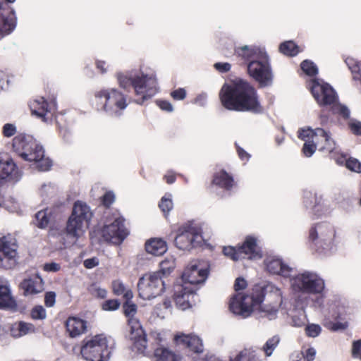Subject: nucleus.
<instances>
[{
	"label": "nucleus",
	"mask_w": 361,
	"mask_h": 361,
	"mask_svg": "<svg viewBox=\"0 0 361 361\" xmlns=\"http://www.w3.org/2000/svg\"><path fill=\"white\" fill-rule=\"evenodd\" d=\"M305 333L309 337H317L321 333L322 329L318 324H309L305 327Z\"/></svg>",
	"instance_id": "52"
},
{
	"label": "nucleus",
	"mask_w": 361,
	"mask_h": 361,
	"mask_svg": "<svg viewBox=\"0 0 361 361\" xmlns=\"http://www.w3.org/2000/svg\"><path fill=\"white\" fill-rule=\"evenodd\" d=\"M265 265L267 270L271 274L281 275L283 277L290 276L292 268L284 264L281 259L267 258Z\"/></svg>",
	"instance_id": "28"
},
{
	"label": "nucleus",
	"mask_w": 361,
	"mask_h": 361,
	"mask_svg": "<svg viewBox=\"0 0 361 361\" xmlns=\"http://www.w3.org/2000/svg\"><path fill=\"white\" fill-rule=\"evenodd\" d=\"M31 317L33 319H44L46 318V310L41 305L34 307L30 312Z\"/></svg>",
	"instance_id": "49"
},
{
	"label": "nucleus",
	"mask_w": 361,
	"mask_h": 361,
	"mask_svg": "<svg viewBox=\"0 0 361 361\" xmlns=\"http://www.w3.org/2000/svg\"><path fill=\"white\" fill-rule=\"evenodd\" d=\"M19 287L23 290L24 296L37 295L44 290V281L38 274L23 279Z\"/></svg>",
	"instance_id": "25"
},
{
	"label": "nucleus",
	"mask_w": 361,
	"mask_h": 361,
	"mask_svg": "<svg viewBox=\"0 0 361 361\" xmlns=\"http://www.w3.org/2000/svg\"><path fill=\"white\" fill-rule=\"evenodd\" d=\"M116 77L121 88L124 90L133 88L135 94L137 97L135 102L138 104H142L158 91L157 80L154 75L118 73Z\"/></svg>",
	"instance_id": "3"
},
{
	"label": "nucleus",
	"mask_w": 361,
	"mask_h": 361,
	"mask_svg": "<svg viewBox=\"0 0 361 361\" xmlns=\"http://www.w3.org/2000/svg\"><path fill=\"white\" fill-rule=\"evenodd\" d=\"M311 93L320 106L331 107L338 100L334 88L328 83H320L317 80H312Z\"/></svg>",
	"instance_id": "14"
},
{
	"label": "nucleus",
	"mask_w": 361,
	"mask_h": 361,
	"mask_svg": "<svg viewBox=\"0 0 361 361\" xmlns=\"http://www.w3.org/2000/svg\"><path fill=\"white\" fill-rule=\"evenodd\" d=\"M336 231L329 224L318 223L309 231L307 243L311 250L322 253L332 244Z\"/></svg>",
	"instance_id": "8"
},
{
	"label": "nucleus",
	"mask_w": 361,
	"mask_h": 361,
	"mask_svg": "<svg viewBox=\"0 0 361 361\" xmlns=\"http://www.w3.org/2000/svg\"><path fill=\"white\" fill-rule=\"evenodd\" d=\"M29 107L32 115H35L42 121H47L53 115L56 109L55 102H48L44 97L31 101Z\"/></svg>",
	"instance_id": "19"
},
{
	"label": "nucleus",
	"mask_w": 361,
	"mask_h": 361,
	"mask_svg": "<svg viewBox=\"0 0 361 361\" xmlns=\"http://www.w3.org/2000/svg\"><path fill=\"white\" fill-rule=\"evenodd\" d=\"M174 100H183L186 97V91L184 88H178L172 91L170 94Z\"/></svg>",
	"instance_id": "57"
},
{
	"label": "nucleus",
	"mask_w": 361,
	"mask_h": 361,
	"mask_svg": "<svg viewBox=\"0 0 361 361\" xmlns=\"http://www.w3.org/2000/svg\"><path fill=\"white\" fill-rule=\"evenodd\" d=\"M247 67L249 75L257 82L261 87L271 85L273 74L267 52L260 55L255 61H250Z\"/></svg>",
	"instance_id": "10"
},
{
	"label": "nucleus",
	"mask_w": 361,
	"mask_h": 361,
	"mask_svg": "<svg viewBox=\"0 0 361 361\" xmlns=\"http://www.w3.org/2000/svg\"><path fill=\"white\" fill-rule=\"evenodd\" d=\"M145 250L153 255H162L167 250L166 243L160 238L151 239L145 243Z\"/></svg>",
	"instance_id": "31"
},
{
	"label": "nucleus",
	"mask_w": 361,
	"mask_h": 361,
	"mask_svg": "<svg viewBox=\"0 0 361 361\" xmlns=\"http://www.w3.org/2000/svg\"><path fill=\"white\" fill-rule=\"evenodd\" d=\"M92 216L93 213L85 202L80 200L75 202L71 214L66 221V235L78 240L89 227Z\"/></svg>",
	"instance_id": "5"
},
{
	"label": "nucleus",
	"mask_w": 361,
	"mask_h": 361,
	"mask_svg": "<svg viewBox=\"0 0 361 361\" xmlns=\"http://www.w3.org/2000/svg\"><path fill=\"white\" fill-rule=\"evenodd\" d=\"M331 111L333 114H338L345 120L350 118V111L348 107L338 102L331 106Z\"/></svg>",
	"instance_id": "42"
},
{
	"label": "nucleus",
	"mask_w": 361,
	"mask_h": 361,
	"mask_svg": "<svg viewBox=\"0 0 361 361\" xmlns=\"http://www.w3.org/2000/svg\"><path fill=\"white\" fill-rule=\"evenodd\" d=\"M279 341L280 338L278 336H274L267 341L262 348L266 356L269 357L272 354L273 351L279 343Z\"/></svg>",
	"instance_id": "41"
},
{
	"label": "nucleus",
	"mask_w": 361,
	"mask_h": 361,
	"mask_svg": "<svg viewBox=\"0 0 361 361\" xmlns=\"http://www.w3.org/2000/svg\"><path fill=\"white\" fill-rule=\"evenodd\" d=\"M315 349L313 348H309L302 353V358L297 361H313L315 358Z\"/></svg>",
	"instance_id": "55"
},
{
	"label": "nucleus",
	"mask_w": 361,
	"mask_h": 361,
	"mask_svg": "<svg viewBox=\"0 0 361 361\" xmlns=\"http://www.w3.org/2000/svg\"><path fill=\"white\" fill-rule=\"evenodd\" d=\"M88 293L93 297L104 299L107 295L106 289L102 288L97 283H92L87 287Z\"/></svg>",
	"instance_id": "40"
},
{
	"label": "nucleus",
	"mask_w": 361,
	"mask_h": 361,
	"mask_svg": "<svg viewBox=\"0 0 361 361\" xmlns=\"http://www.w3.org/2000/svg\"><path fill=\"white\" fill-rule=\"evenodd\" d=\"M300 68L302 71L309 76H314L318 73L317 67L310 60H304L300 63Z\"/></svg>",
	"instance_id": "43"
},
{
	"label": "nucleus",
	"mask_w": 361,
	"mask_h": 361,
	"mask_svg": "<svg viewBox=\"0 0 361 361\" xmlns=\"http://www.w3.org/2000/svg\"><path fill=\"white\" fill-rule=\"evenodd\" d=\"M121 302L117 299L106 300L102 304V309L104 311H114L119 308Z\"/></svg>",
	"instance_id": "46"
},
{
	"label": "nucleus",
	"mask_w": 361,
	"mask_h": 361,
	"mask_svg": "<svg viewBox=\"0 0 361 361\" xmlns=\"http://www.w3.org/2000/svg\"><path fill=\"white\" fill-rule=\"evenodd\" d=\"M219 96L221 105L229 111L260 114L264 110L255 87L241 78L225 82Z\"/></svg>",
	"instance_id": "1"
},
{
	"label": "nucleus",
	"mask_w": 361,
	"mask_h": 361,
	"mask_svg": "<svg viewBox=\"0 0 361 361\" xmlns=\"http://www.w3.org/2000/svg\"><path fill=\"white\" fill-rule=\"evenodd\" d=\"M34 326L31 324L20 322L18 326V334H15V336H21L27 334L30 331L33 329Z\"/></svg>",
	"instance_id": "53"
},
{
	"label": "nucleus",
	"mask_w": 361,
	"mask_h": 361,
	"mask_svg": "<svg viewBox=\"0 0 361 361\" xmlns=\"http://www.w3.org/2000/svg\"><path fill=\"white\" fill-rule=\"evenodd\" d=\"M207 276V269H199L197 265H191L186 267L182 274L183 284H187L188 286L192 287L194 285L204 283Z\"/></svg>",
	"instance_id": "22"
},
{
	"label": "nucleus",
	"mask_w": 361,
	"mask_h": 361,
	"mask_svg": "<svg viewBox=\"0 0 361 361\" xmlns=\"http://www.w3.org/2000/svg\"><path fill=\"white\" fill-rule=\"evenodd\" d=\"M137 311V305L132 302L131 300H126L123 304V312L128 318V324L130 326L129 336L133 342V348L140 353L145 354L147 341L139 320L135 317Z\"/></svg>",
	"instance_id": "7"
},
{
	"label": "nucleus",
	"mask_w": 361,
	"mask_h": 361,
	"mask_svg": "<svg viewBox=\"0 0 361 361\" xmlns=\"http://www.w3.org/2000/svg\"><path fill=\"white\" fill-rule=\"evenodd\" d=\"M262 312L264 314V317H267L269 319H273L276 317L278 312V307L276 306L271 307H263Z\"/></svg>",
	"instance_id": "54"
},
{
	"label": "nucleus",
	"mask_w": 361,
	"mask_h": 361,
	"mask_svg": "<svg viewBox=\"0 0 361 361\" xmlns=\"http://www.w3.org/2000/svg\"><path fill=\"white\" fill-rule=\"evenodd\" d=\"M1 309H7L16 311L17 303L11 296L10 290L6 286L1 284Z\"/></svg>",
	"instance_id": "33"
},
{
	"label": "nucleus",
	"mask_w": 361,
	"mask_h": 361,
	"mask_svg": "<svg viewBox=\"0 0 361 361\" xmlns=\"http://www.w3.org/2000/svg\"><path fill=\"white\" fill-rule=\"evenodd\" d=\"M51 217L52 213L50 209L40 210L35 214L34 224L37 228L44 229L49 226Z\"/></svg>",
	"instance_id": "32"
},
{
	"label": "nucleus",
	"mask_w": 361,
	"mask_h": 361,
	"mask_svg": "<svg viewBox=\"0 0 361 361\" xmlns=\"http://www.w3.org/2000/svg\"><path fill=\"white\" fill-rule=\"evenodd\" d=\"M160 276H164L169 275L175 269L176 263L173 259H166L160 262Z\"/></svg>",
	"instance_id": "38"
},
{
	"label": "nucleus",
	"mask_w": 361,
	"mask_h": 361,
	"mask_svg": "<svg viewBox=\"0 0 361 361\" xmlns=\"http://www.w3.org/2000/svg\"><path fill=\"white\" fill-rule=\"evenodd\" d=\"M348 127L351 132L355 135H361V122L352 121L348 123Z\"/></svg>",
	"instance_id": "58"
},
{
	"label": "nucleus",
	"mask_w": 361,
	"mask_h": 361,
	"mask_svg": "<svg viewBox=\"0 0 361 361\" xmlns=\"http://www.w3.org/2000/svg\"><path fill=\"white\" fill-rule=\"evenodd\" d=\"M346 167L352 171L361 172V163L355 158H349L346 160Z\"/></svg>",
	"instance_id": "51"
},
{
	"label": "nucleus",
	"mask_w": 361,
	"mask_h": 361,
	"mask_svg": "<svg viewBox=\"0 0 361 361\" xmlns=\"http://www.w3.org/2000/svg\"><path fill=\"white\" fill-rule=\"evenodd\" d=\"M223 253L225 256L231 258L234 261H237L240 258V254L239 252L238 246H226L223 248Z\"/></svg>",
	"instance_id": "45"
},
{
	"label": "nucleus",
	"mask_w": 361,
	"mask_h": 361,
	"mask_svg": "<svg viewBox=\"0 0 361 361\" xmlns=\"http://www.w3.org/2000/svg\"><path fill=\"white\" fill-rule=\"evenodd\" d=\"M139 295L144 300H150L161 295L165 289V283L160 272L146 274L138 281Z\"/></svg>",
	"instance_id": "11"
},
{
	"label": "nucleus",
	"mask_w": 361,
	"mask_h": 361,
	"mask_svg": "<svg viewBox=\"0 0 361 361\" xmlns=\"http://www.w3.org/2000/svg\"><path fill=\"white\" fill-rule=\"evenodd\" d=\"M196 290L187 284H176L174 286L173 300L177 307L186 310L192 307L197 296Z\"/></svg>",
	"instance_id": "18"
},
{
	"label": "nucleus",
	"mask_w": 361,
	"mask_h": 361,
	"mask_svg": "<svg viewBox=\"0 0 361 361\" xmlns=\"http://www.w3.org/2000/svg\"><path fill=\"white\" fill-rule=\"evenodd\" d=\"M345 63L353 73V79L361 85V63H356L353 59L348 58L345 59Z\"/></svg>",
	"instance_id": "37"
},
{
	"label": "nucleus",
	"mask_w": 361,
	"mask_h": 361,
	"mask_svg": "<svg viewBox=\"0 0 361 361\" xmlns=\"http://www.w3.org/2000/svg\"><path fill=\"white\" fill-rule=\"evenodd\" d=\"M294 290L309 294H319L324 289V281L317 275L304 272L293 278Z\"/></svg>",
	"instance_id": "12"
},
{
	"label": "nucleus",
	"mask_w": 361,
	"mask_h": 361,
	"mask_svg": "<svg viewBox=\"0 0 361 361\" xmlns=\"http://www.w3.org/2000/svg\"><path fill=\"white\" fill-rule=\"evenodd\" d=\"M21 177V171L12 158H1V185L4 183L14 184Z\"/></svg>",
	"instance_id": "21"
},
{
	"label": "nucleus",
	"mask_w": 361,
	"mask_h": 361,
	"mask_svg": "<svg viewBox=\"0 0 361 361\" xmlns=\"http://www.w3.org/2000/svg\"><path fill=\"white\" fill-rule=\"evenodd\" d=\"M1 133L5 137L14 136L17 133L16 126L13 123H6L2 127Z\"/></svg>",
	"instance_id": "50"
},
{
	"label": "nucleus",
	"mask_w": 361,
	"mask_h": 361,
	"mask_svg": "<svg viewBox=\"0 0 361 361\" xmlns=\"http://www.w3.org/2000/svg\"><path fill=\"white\" fill-rule=\"evenodd\" d=\"M90 103L97 111L116 116H120L128 106L126 95L116 88H104L95 91Z\"/></svg>",
	"instance_id": "4"
},
{
	"label": "nucleus",
	"mask_w": 361,
	"mask_h": 361,
	"mask_svg": "<svg viewBox=\"0 0 361 361\" xmlns=\"http://www.w3.org/2000/svg\"><path fill=\"white\" fill-rule=\"evenodd\" d=\"M159 207L161 210V212L164 213L165 216H167L169 213V212L173 208V202L171 199L166 198V197H163L161 199V201L159 203Z\"/></svg>",
	"instance_id": "47"
},
{
	"label": "nucleus",
	"mask_w": 361,
	"mask_h": 361,
	"mask_svg": "<svg viewBox=\"0 0 361 361\" xmlns=\"http://www.w3.org/2000/svg\"><path fill=\"white\" fill-rule=\"evenodd\" d=\"M125 221V218L120 212L114 211L106 216L105 224L94 232L103 241L120 245L129 235Z\"/></svg>",
	"instance_id": "6"
},
{
	"label": "nucleus",
	"mask_w": 361,
	"mask_h": 361,
	"mask_svg": "<svg viewBox=\"0 0 361 361\" xmlns=\"http://www.w3.org/2000/svg\"><path fill=\"white\" fill-rule=\"evenodd\" d=\"M66 328L71 337H76L85 333L87 326L86 322L78 317H69L66 322Z\"/></svg>",
	"instance_id": "29"
},
{
	"label": "nucleus",
	"mask_w": 361,
	"mask_h": 361,
	"mask_svg": "<svg viewBox=\"0 0 361 361\" xmlns=\"http://www.w3.org/2000/svg\"><path fill=\"white\" fill-rule=\"evenodd\" d=\"M99 264V259L94 257L88 258L83 262V265L86 269H92Z\"/></svg>",
	"instance_id": "64"
},
{
	"label": "nucleus",
	"mask_w": 361,
	"mask_h": 361,
	"mask_svg": "<svg viewBox=\"0 0 361 361\" xmlns=\"http://www.w3.org/2000/svg\"><path fill=\"white\" fill-rule=\"evenodd\" d=\"M265 296V290L263 287L255 286L252 289V293L250 297L252 299V307L259 305L262 302Z\"/></svg>",
	"instance_id": "39"
},
{
	"label": "nucleus",
	"mask_w": 361,
	"mask_h": 361,
	"mask_svg": "<svg viewBox=\"0 0 361 361\" xmlns=\"http://www.w3.org/2000/svg\"><path fill=\"white\" fill-rule=\"evenodd\" d=\"M18 245L11 234L1 237V268L12 269L18 263Z\"/></svg>",
	"instance_id": "15"
},
{
	"label": "nucleus",
	"mask_w": 361,
	"mask_h": 361,
	"mask_svg": "<svg viewBox=\"0 0 361 361\" xmlns=\"http://www.w3.org/2000/svg\"><path fill=\"white\" fill-rule=\"evenodd\" d=\"M200 237V233L197 227L186 224L178 228L174 243L178 249L190 250L195 247L196 240Z\"/></svg>",
	"instance_id": "16"
},
{
	"label": "nucleus",
	"mask_w": 361,
	"mask_h": 361,
	"mask_svg": "<svg viewBox=\"0 0 361 361\" xmlns=\"http://www.w3.org/2000/svg\"><path fill=\"white\" fill-rule=\"evenodd\" d=\"M157 106L163 111L171 112L173 111L172 104L166 100H157L156 102Z\"/></svg>",
	"instance_id": "62"
},
{
	"label": "nucleus",
	"mask_w": 361,
	"mask_h": 361,
	"mask_svg": "<svg viewBox=\"0 0 361 361\" xmlns=\"http://www.w3.org/2000/svg\"><path fill=\"white\" fill-rule=\"evenodd\" d=\"M81 347L82 356L88 361H107L110 351L106 337L96 335L90 340H84Z\"/></svg>",
	"instance_id": "9"
},
{
	"label": "nucleus",
	"mask_w": 361,
	"mask_h": 361,
	"mask_svg": "<svg viewBox=\"0 0 361 361\" xmlns=\"http://www.w3.org/2000/svg\"><path fill=\"white\" fill-rule=\"evenodd\" d=\"M154 361H180V356L169 348L159 346L154 349Z\"/></svg>",
	"instance_id": "30"
},
{
	"label": "nucleus",
	"mask_w": 361,
	"mask_h": 361,
	"mask_svg": "<svg viewBox=\"0 0 361 361\" xmlns=\"http://www.w3.org/2000/svg\"><path fill=\"white\" fill-rule=\"evenodd\" d=\"M352 355L355 358L361 360V340H357L353 343Z\"/></svg>",
	"instance_id": "56"
},
{
	"label": "nucleus",
	"mask_w": 361,
	"mask_h": 361,
	"mask_svg": "<svg viewBox=\"0 0 361 361\" xmlns=\"http://www.w3.org/2000/svg\"><path fill=\"white\" fill-rule=\"evenodd\" d=\"M319 148V145L316 142V139L310 141H306L302 147V152L304 156L310 157L316 151L317 148Z\"/></svg>",
	"instance_id": "44"
},
{
	"label": "nucleus",
	"mask_w": 361,
	"mask_h": 361,
	"mask_svg": "<svg viewBox=\"0 0 361 361\" xmlns=\"http://www.w3.org/2000/svg\"><path fill=\"white\" fill-rule=\"evenodd\" d=\"M214 67L220 73H227L231 70V65L229 63H216Z\"/></svg>",
	"instance_id": "63"
},
{
	"label": "nucleus",
	"mask_w": 361,
	"mask_h": 361,
	"mask_svg": "<svg viewBox=\"0 0 361 361\" xmlns=\"http://www.w3.org/2000/svg\"><path fill=\"white\" fill-rule=\"evenodd\" d=\"M112 290L116 295H122L125 300H132L133 297L131 290H126L124 284L119 280L112 282Z\"/></svg>",
	"instance_id": "35"
},
{
	"label": "nucleus",
	"mask_w": 361,
	"mask_h": 361,
	"mask_svg": "<svg viewBox=\"0 0 361 361\" xmlns=\"http://www.w3.org/2000/svg\"><path fill=\"white\" fill-rule=\"evenodd\" d=\"M56 300V294L54 292L49 291L46 293L44 295V304L47 307H51L54 306Z\"/></svg>",
	"instance_id": "60"
},
{
	"label": "nucleus",
	"mask_w": 361,
	"mask_h": 361,
	"mask_svg": "<svg viewBox=\"0 0 361 361\" xmlns=\"http://www.w3.org/2000/svg\"><path fill=\"white\" fill-rule=\"evenodd\" d=\"M174 341L177 345H182L195 353H201L203 352L202 340L194 334H182L180 335H176L174 337Z\"/></svg>",
	"instance_id": "26"
},
{
	"label": "nucleus",
	"mask_w": 361,
	"mask_h": 361,
	"mask_svg": "<svg viewBox=\"0 0 361 361\" xmlns=\"http://www.w3.org/2000/svg\"><path fill=\"white\" fill-rule=\"evenodd\" d=\"M298 137L305 142L309 141L307 139L312 138V140L316 139L319 151L331 152L335 148V142L331 137L330 133L321 128H317L314 130L311 128L300 129L298 131Z\"/></svg>",
	"instance_id": "13"
},
{
	"label": "nucleus",
	"mask_w": 361,
	"mask_h": 361,
	"mask_svg": "<svg viewBox=\"0 0 361 361\" xmlns=\"http://www.w3.org/2000/svg\"><path fill=\"white\" fill-rule=\"evenodd\" d=\"M100 201L102 206L109 208L115 201V195L112 191H107L100 197Z\"/></svg>",
	"instance_id": "48"
},
{
	"label": "nucleus",
	"mask_w": 361,
	"mask_h": 361,
	"mask_svg": "<svg viewBox=\"0 0 361 361\" xmlns=\"http://www.w3.org/2000/svg\"><path fill=\"white\" fill-rule=\"evenodd\" d=\"M252 301V299L250 297V295L238 293L231 298L229 309L235 314L247 317L253 310Z\"/></svg>",
	"instance_id": "20"
},
{
	"label": "nucleus",
	"mask_w": 361,
	"mask_h": 361,
	"mask_svg": "<svg viewBox=\"0 0 361 361\" xmlns=\"http://www.w3.org/2000/svg\"><path fill=\"white\" fill-rule=\"evenodd\" d=\"M216 187L228 195H231L237 188L238 183L235 180L234 176L227 172L224 169L215 171L212 174L209 188Z\"/></svg>",
	"instance_id": "17"
},
{
	"label": "nucleus",
	"mask_w": 361,
	"mask_h": 361,
	"mask_svg": "<svg viewBox=\"0 0 361 361\" xmlns=\"http://www.w3.org/2000/svg\"><path fill=\"white\" fill-rule=\"evenodd\" d=\"M17 25V17L13 7L1 4V38L11 34Z\"/></svg>",
	"instance_id": "23"
},
{
	"label": "nucleus",
	"mask_w": 361,
	"mask_h": 361,
	"mask_svg": "<svg viewBox=\"0 0 361 361\" xmlns=\"http://www.w3.org/2000/svg\"><path fill=\"white\" fill-rule=\"evenodd\" d=\"M231 361H262L257 353L251 348H245L241 350Z\"/></svg>",
	"instance_id": "36"
},
{
	"label": "nucleus",
	"mask_w": 361,
	"mask_h": 361,
	"mask_svg": "<svg viewBox=\"0 0 361 361\" xmlns=\"http://www.w3.org/2000/svg\"><path fill=\"white\" fill-rule=\"evenodd\" d=\"M238 249L240 258L254 259L262 257L261 248L257 245V240L252 235L246 236L242 245H238Z\"/></svg>",
	"instance_id": "24"
},
{
	"label": "nucleus",
	"mask_w": 361,
	"mask_h": 361,
	"mask_svg": "<svg viewBox=\"0 0 361 361\" xmlns=\"http://www.w3.org/2000/svg\"><path fill=\"white\" fill-rule=\"evenodd\" d=\"M279 51L287 56H295L300 51V47L293 41H286L279 45Z\"/></svg>",
	"instance_id": "34"
},
{
	"label": "nucleus",
	"mask_w": 361,
	"mask_h": 361,
	"mask_svg": "<svg viewBox=\"0 0 361 361\" xmlns=\"http://www.w3.org/2000/svg\"><path fill=\"white\" fill-rule=\"evenodd\" d=\"M13 151L23 160L33 162L39 171H47L50 169L52 161L44 156V149L32 136L19 133L12 140Z\"/></svg>",
	"instance_id": "2"
},
{
	"label": "nucleus",
	"mask_w": 361,
	"mask_h": 361,
	"mask_svg": "<svg viewBox=\"0 0 361 361\" xmlns=\"http://www.w3.org/2000/svg\"><path fill=\"white\" fill-rule=\"evenodd\" d=\"M235 146L240 159L245 162L248 161L251 157L250 154L244 150L241 147H240L237 143H235Z\"/></svg>",
	"instance_id": "59"
},
{
	"label": "nucleus",
	"mask_w": 361,
	"mask_h": 361,
	"mask_svg": "<svg viewBox=\"0 0 361 361\" xmlns=\"http://www.w3.org/2000/svg\"><path fill=\"white\" fill-rule=\"evenodd\" d=\"M265 52L264 49L255 46L245 45L235 49V54L247 64L250 61L257 59Z\"/></svg>",
	"instance_id": "27"
},
{
	"label": "nucleus",
	"mask_w": 361,
	"mask_h": 361,
	"mask_svg": "<svg viewBox=\"0 0 361 361\" xmlns=\"http://www.w3.org/2000/svg\"><path fill=\"white\" fill-rule=\"evenodd\" d=\"M325 326L329 329L331 331H338V330H343L347 328L348 324L347 323H341V322H329Z\"/></svg>",
	"instance_id": "61"
}]
</instances>
